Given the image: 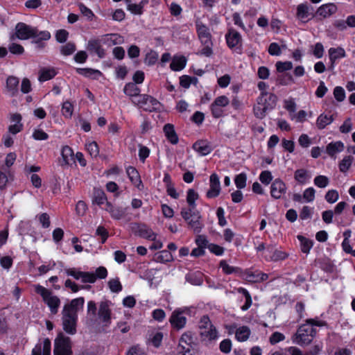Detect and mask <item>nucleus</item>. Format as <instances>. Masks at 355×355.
Returning a JSON list of instances; mask_svg holds the SVG:
<instances>
[{
  "mask_svg": "<svg viewBox=\"0 0 355 355\" xmlns=\"http://www.w3.org/2000/svg\"><path fill=\"white\" fill-rule=\"evenodd\" d=\"M325 323L316 319H309L306 323L301 325L297 333L293 337L295 344L304 345L309 344L315 334L314 327H323Z\"/></svg>",
  "mask_w": 355,
  "mask_h": 355,
  "instance_id": "nucleus-1",
  "label": "nucleus"
},
{
  "mask_svg": "<svg viewBox=\"0 0 355 355\" xmlns=\"http://www.w3.org/2000/svg\"><path fill=\"white\" fill-rule=\"evenodd\" d=\"M311 178L310 172L304 168L297 169L294 173V179L300 184H306L309 183Z\"/></svg>",
  "mask_w": 355,
  "mask_h": 355,
  "instance_id": "nucleus-30",
  "label": "nucleus"
},
{
  "mask_svg": "<svg viewBox=\"0 0 355 355\" xmlns=\"http://www.w3.org/2000/svg\"><path fill=\"white\" fill-rule=\"evenodd\" d=\"M193 148L202 156L209 154L213 150L210 144L206 140L196 141L193 145Z\"/></svg>",
  "mask_w": 355,
  "mask_h": 355,
  "instance_id": "nucleus-29",
  "label": "nucleus"
},
{
  "mask_svg": "<svg viewBox=\"0 0 355 355\" xmlns=\"http://www.w3.org/2000/svg\"><path fill=\"white\" fill-rule=\"evenodd\" d=\"M259 97H262L263 100L262 103L268 111L275 107L277 101V97L275 94L270 92H263L261 93Z\"/></svg>",
  "mask_w": 355,
  "mask_h": 355,
  "instance_id": "nucleus-31",
  "label": "nucleus"
},
{
  "mask_svg": "<svg viewBox=\"0 0 355 355\" xmlns=\"http://www.w3.org/2000/svg\"><path fill=\"white\" fill-rule=\"evenodd\" d=\"M315 190L313 187L306 189L302 195V198L306 202H311L315 200Z\"/></svg>",
  "mask_w": 355,
  "mask_h": 355,
  "instance_id": "nucleus-53",
  "label": "nucleus"
},
{
  "mask_svg": "<svg viewBox=\"0 0 355 355\" xmlns=\"http://www.w3.org/2000/svg\"><path fill=\"white\" fill-rule=\"evenodd\" d=\"M16 37L19 40H28L34 38L35 42L40 40H48L51 35L48 31H39L36 28L30 26L24 23H19L15 27Z\"/></svg>",
  "mask_w": 355,
  "mask_h": 355,
  "instance_id": "nucleus-3",
  "label": "nucleus"
},
{
  "mask_svg": "<svg viewBox=\"0 0 355 355\" xmlns=\"http://www.w3.org/2000/svg\"><path fill=\"white\" fill-rule=\"evenodd\" d=\"M333 121L332 115L321 114L317 119L316 125L319 129H324L327 125L331 124Z\"/></svg>",
  "mask_w": 355,
  "mask_h": 355,
  "instance_id": "nucleus-44",
  "label": "nucleus"
},
{
  "mask_svg": "<svg viewBox=\"0 0 355 355\" xmlns=\"http://www.w3.org/2000/svg\"><path fill=\"white\" fill-rule=\"evenodd\" d=\"M329 59L331 67L334 68L336 62L338 60L345 58L346 53L343 47H331L328 50Z\"/></svg>",
  "mask_w": 355,
  "mask_h": 355,
  "instance_id": "nucleus-22",
  "label": "nucleus"
},
{
  "mask_svg": "<svg viewBox=\"0 0 355 355\" xmlns=\"http://www.w3.org/2000/svg\"><path fill=\"white\" fill-rule=\"evenodd\" d=\"M220 182L218 175L213 173L209 178V188L206 196L208 198H214L219 196L220 193Z\"/></svg>",
  "mask_w": 355,
  "mask_h": 355,
  "instance_id": "nucleus-16",
  "label": "nucleus"
},
{
  "mask_svg": "<svg viewBox=\"0 0 355 355\" xmlns=\"http://www.w3.org/2000/svg\"><path fill=\"white\" fill-rule=\"evenodd\" d=\"M84 303L85 300L83 297H80L73 299L69 304L64 305L62 311L73 315H77L78 311L83 309Z\"/></svg>",
  "mask_w": 355,
  "mask_h": 355,
  "instance_id": "nucleus-24",
  "label": "nucleus"
},
{
  "mask_svg": "<svg viewBox=\"0 0 355 355\" xmlns=\"http://www.w3.org/2000/svg\"><path fill=\"white\" fill-rule=\"evenodd\" d=\"M315 17L313 8L307 3H302L297 6L295 17L301 24H306Z\"/></svg>",
  "mask_w": 355,
  "mask_h": 355,
  "instance_id": "nucleus-8",
  "label": "nucleus"
},
{
  "mask_svg": "<svg viewBox=\"0 0 355 355\" xmlns=\"http://www.w3.org/2000/svg\"><path fill=\"white\" fill-rule=\"evenodd\" d=\"M78 8L82 15L87 17V19L92 20L94 17V14L92 10L85 6L83 3H78Z\"/></svg>",
  "mask_w": 355,
  "mask_h": 355,
  "instance_id": "nucleus-61",
  "label": "nucleus"
},
{
  "mask_svg": "<svg viewBox=\"0 0 355 355\" xmlns=\"http://www.w3.org/2000/svg\"><path fill=\"white\" fill-rule=\"evenodd\" d=\"M132 102L144 110L149 112L158 109L159 106L158 101L153 97L146 94H142L137 96V98H133Z\"/></svg>",
  "mask_w": 355,
  "mask_h": 355,
  "instance_id": "nucleus-9",
  "label": "nucleus"
},
{
  "mask_svg": "<svg viewBox=\"0 0 355 355\" xmlns=\"http://www.w3.org/2000/svg\"><path fill=\"white\" fill-rule=\"evenodd\" d=\"M54 355H71V346L70 338L60 333L54 341Z\"/></svg>",
  "mask_w": 355,
  "mask_h": 355,
  "instance_id": "nucleus-7",
  "label": "nucleus"
},
{
  "mask_svg": "<svg viewBox=\"0 0 355 355\" xmlns=\"http://www.w3.org/2000/svg\"><path fill=\"white\" fill-rule=\"evenodd\" d=\"M73 108L74 105L73 104L69 101H64L62 105L61 112L64 118L70 119L71 118L73 113Z\"/></svg>",
  "mask_w": 355,
  "mask_h": 355,
  "instance_id": "nucleus-46",
  "label": "nucleus"
},
{
  "mask_svg": "<svg viewBox=\"0 0 355 355\" xmlns=\"http://www.w3.org/2000/svg\"><path fill=\"white\" fill-rule=\"evenodd\" d=\"M225 40L228 47L232 50H241L242 46V37L241 34L234 28H230L225 35Z\"/></svg>",
  "mask_w": 355,
  "mask_h": 355,
  "instance_id": "nucleus-12",
  "label": "nucleus"
},
{
  "mask_svg": "<svg viewBox=\"0 0 355 355\" xmlns=\"http://www.w3.org/2000/svg\"><path fill=\"white\" fill-rule=\"evenodd\" d=\"M297 238L300 241L301 251L304 254H309L313 245V241L302 235H297Z\"/></svg>",
  "mask_w": 355,
  "mask_h": 355,
  "instance_id": "nucleus-39",
  "label": "nucleus"
},
{
  "mask_svg": "<svg viewBox=\"0 0 355 355\" xmlns=\"http://www.w3.org/2000/svg\"><path fill=\"white\" fill-rule=\"evenodd\" d=\"M93 202L98 205H103L104 204L106 205V203L108 202L107 201L106 196L102 189H94Z\"/></svg>",
  "mask_w": 355,
  "mask_h": 355,
  "instance_id": "nucleus-45",
  "label": "nucleus"
},
{
  "mask_svg": "<svg viewBox=\"0 0 355 355\" xmlns=\"http://www.w3.org/2000/svg\"><path fill=\"white\" fill-rule=\"evenodd\" d=\"M187 280L193 285L199 286L202 283V278L200 273L189 274L187 275Z\"/></svg>",
  "mask_w": 355,
  "mask_h": 355,
  "instance_id": "nucleus-60",
  "label": "nucleus"
},
{
  "mask_svg": "<svg viewBox=\"0 0 355 355\" xmlns=\"http://www.w3.org/2000/svg\"><path fill=\"white\" fill-rule=\"evenodd\" d=\"M263 101L262 97L258 96L257 102L253 107L254 114L259 119H263L266 116V112L268 111L262 103Z\"/></svg>",
  "mask_w": 355,
  "mask_h": 355,
  "instance_id": "nucleus-38",
  "label": "nucleus"
},
{
  "mask_svg": "<svg viewBox=\"0 0 355 355\" xmlns=\"http://www.w3.org/2000/svg\"><path fill=\"white\" fill-rule=\"evenodd\" d=\"M108 287L112 293H118L122 291L123 286L118 277L110 279L107 282Z\"/></svg>",
  "mask_w": 355,
  "mask_h": 355,
  "instance_id": "nucleus-50",
  "label": "nucleus"
},
{
  "mask_svg": "<svg viewBox=\"0 0 355 355\" xmlns=\"http://www.w3.org/2000/svg\"><path fill=\"white\" fill-rule=\"evenodd\" d=\"M195 25L198 38L203 46L198 53L201 55L210 57L213 54V42L209 28L199 19L196 20Z\"/></svg>",
  "mask_w": 355,
  "mask_h": 355,
  "instance_id": "nucleus-2",
  "label": "nucleus"
},
{
  "mask_svg": "<svg viewBox=\"0 0 355 355\" xmlns=\"http://www.w3.org/2000/svg\"><path fill=\"white\" fill-rule=\"evenodd\" d=\"M199 333L201 339L205 342L215 340L218 338L216 327L207 316H203L199 322Z\"/></svg>",
  "mask_w": 355,
  "mask_h": 355,
  "instance_id": "nucleus-5",
  "label": "nucleus"
},
{
  "mask_svg": "<svg viewBox=\"0 0 355 355\" xmlns=\"http://www.w3.org/2000/svg\"><path fill=\"white\" fill-rule=\"evenodd\" d=\"M338 8L336 4L333 3H328L322 4L318 9L315 14L319 16L321 19L328 18L337 12Z\"/></svg>",
  "mask_w": 355,
  "mask_h": 355,
  "instance_id": "nucleus-20",
  "label": "nucleus"
},
{
  "mask_svg": "<svg viewBox=\"0 0 355 355\" xmlns=\"http://www.w3.org/2000/svg\"><path fill=\"white\" fill-rule=\"evenodd\" d=\"M163 132L167 140L173 145L179 141L178 136L175 130L174 125L171 123H166L163 128Z\"/></svg>",
  "mask_w": 355,
  "mask_h": 355,
  "instance_id": "nucleus-26",
  "label": "nucleus"
},
{
  "mask_svg": "<svg viewBox=\"0 0 355 355\" xmlns=\"http://www.w3.org/2000/svg\"><path fill=\"white\" fill-rule=\"evenodd\" d=\"M32 137L35 140L38 141L46 140L49 138L48 134L42 129H35Z\"/></svg>",
  "mask_w": 355,
  "mask_h": 355,
  "instance_id": "nucleus-64",
  "label": "nucleus"
},
{
  "mask_svg": "<svg viewBox=\"0 0 355 355\" xmlns=\"http://www.w3.org/2000/svg\"><path fill=\"white\" fill-rule=\"evenodd\" d=\"M186 309H177L173 311L169 322L173 328L180 330L184 327L187 323L185 316Z\"/></svg>",
  "mask_w": 355,
  "mask_h": 355,
  "instance_id": "nucleus-11",
  "label": "nucleus"
},
{
  "mask_svg": "<svg viewBox=\"0 0 355 355\" xmlns=\"http://www.w3.org/2000/svg\"><path fill=\"white\" fill-rule=\"evenodd\" d=\"M56 75V71L54 68H42L39 73V80L40 82H45L51 80Z\"/></svg>",
  "mask_w": 355,
  "mask_h": 355,
  "instance_id": "nucleus-42",
  "label": "nucleus"
},
{
  "mask_svg": "<svg viewBox=\"0 0 355 355\" xmlns=\"http://www.w3.org/2000/svg\"><path fill=\"white\" fill-rule=\"evenodd\" d=\"M51 345L49 339H44L43 343L37 345L32 351V355H51Z\"/></svg>",
  "mask_w": 355,
  "mask_h": 355,
  "instance_id": "nucleus-25",
  "label": "nucleus"
},
{
  "mask_svg": "<svg viewBox=\"0 0 355 355\" xmlns=\"http://www.w3.org/2000/svg\"><path fill=\"white\" fill-rule=\"evenodd\" d=\"M19 78L10 76L6 78L5 94L9 96H16L19 93Z\"/></svg>",
  "mask_w": 355,
  "mask_h": 355,
  "instance_id": "nucleus-19",
  "label": "nucleus"
},
{
  "mask_svg": "<svg viewBox=\"0 0 355 355\" xmlns=\"http://www.w3.org/2000/svg\"><path fill=\"white\" fill-rule=\"evenodd\" d=\"M163 334L162 332H154L150 338L151 343L156 347H159L162 343Z\"/></svg>",
  "mask_w": 355,
  "mask_h": 355,
  "instance_id": "nucleus-63",
  "label": "nucleus"
},
{
  "mask_svg": "<svg viewBox=\"0 0 355 355\" xmlns=\"http://www.w3.org/2000/svg\"><path fill=\"white\" fill-rule=\"evenodd\" d=\"M85 148L92 157H97L99 155L98 146L95 141H87Z\"/></svg>",
  "mask_w": 355,
  "mask_h": 355,
  "instance_id": "nucleus-47",
  "label": "nucleus"
},
{
  "mask_svg": "<svg viewBox=\"0 0 355 355\" xmlns=\"http://www.w3.org/2000/svg\"><path fill=\"white\" fill-rule=\"evenodd\" d=\"M339 198L338 193L336 190L331 189L327 191L325 195V200L331 204L336 202Z\"/></svg>",
  "mask_w": 355,
  "mask_h": 355,
  "instance_id": "nucleus-62",
  "label": "nucleus"
},
{
  "mask_svg": "<svg viewBox=\"0 0 355 355\" xmlns=\"http://www.w3.org/2000/svg\"><path fill=\"white\" fill-rule=\"evenodd\" d=\"M287 187L284 182L279 179H275L270 186L271 196L275 199H279L286 192Z\"/></svg>",
  "mask_w": 355,
  "mask_h": 355,
  "instance_id": "nucleus-17",
  "label": "nucleus"
},
{
  "mask_svg": "<svg viewBox=\"0 0 355 355\" xmlns=\"http://www.w3.org/2000/svg\"><path fill=\"white\" fill-rule=\"evenodd\" d=\"M345 149L344 144L340 141H331L326 146V153L331 158L336 159L338 153Z\"/></svg>",
  "mask_w": 355,
  "mask_h": 355,
  "instance_id": "nucleus-23",
  "label": "nucleus"
},
{
  "mask_svg": "<svg viewBox=\"0 0 355 355\" xmlns=\"http://www.w3.org/2000/svg\"><path fill=\"white\" fill-rule=\"evenodd\" d=\"M105 209L110 214L112 218L115 219H120L125 214V211L123 209L120 207H115L110 202L106 203Z\"/></svg>",
  "mask_w": 355,
  "mask_h": 355,
  "instance_id": "nucleus-41",
  "label": "nucleus"
},
{
  "mask_svg": "<svg viewBox=\"0 0 355 355\" xmlns=\"http://www.w3.org/2000/svg\"><path fill=\"white\" fill-rule=\"evenodd\" d=\"M308 114L304 110H300L297 113L291 114L290 118L291 120L295 121L297 123H302L306 120Z\"/></svg>",
  "mask_w": 355,
  "mask_h": 355,
  "instance_id": "nucleus-59",
  "label": "nucleus"
},
{
  "mask_svg": "<svg viewBox=\"0 0 355 355\" xmlns=\"http://www.w3.org/2000/svg\"><path fill=\"white\" fill-rule=\"evenodd\" d=\"M21 116L18 113H15L11 115V123L12 124L8 127V131L12 135H16L17 133L21 131L23 128V124L21 123Z\"/></svg>",
  "mask_w": 355,
  "mask_h": 355,
  "instance_id": "nucleus-27",
  "label": "nucleus"
},
{
  "mask_svg": "<svg viewBox=\"0 0 355 355\" xmlns=\"http://www.w3.org/2000/svg\"><path fill=\"white\" fill-rule=\"evenodd\" d=\"M288 257V254L282 250H279L273 245H268L265 252L264 258L267 261H277L284 260Z\"/></svg>",
  "mask_w": 355,
  "mask_h": 355,
  "instance_id": "nucleus-18",
  "label": "nucleus"
},
{
  "mask_svg": "<svg viewBox=\"0 0 355 355\" xmlns=\"http://www.w3.org/2000/svg\"><path fill=\"white\" fill-rule=\"evenodd\" d=\"M96 305L94 301L87 302V316L92 321H95L96 318Z\"/></svg>",
  "mask_w": 355,
  "mask_h": 355,
  "instance_id": "nucleus-55",
  "label": "nucleus"
},
{
  "mask_svg": "<svg viewBox=\"0 0 355 355\" xmlns=\"http://www.w3.org/2000/svg\"><path fill=\"white\" fill-rule=\"evenodd\" d=\"M62 327L63 329L69 334H74L76 332V322L78 315H73L62 311Z\"/></svg>",
  "mask_w": 355,
  "mask_h": 355,
  "instance_id": "nucleus-13",
  "label": "nucleus"
},
{
  "mask_svg": "<svg viewBox=\"0 0 355 355\" xmlns=\"http://www.w3.org/2000/svg\"><path fill=\"white\" fill-rule=\"evenodd\" d=\"M285 48H286L285 45H282L281 46L277 43L272 42V43H271L269 45L268 53L271 55H276V56H277V55H279L281 54L282 49H285Z\"/></svg>",
  "mask_w": 355,
  "mask_h": 355,
  "instance_id": "nucleus-58",
  "label": "nucleus"
},
{
  "mask_svg": "<svg viewBox=\"0 0 355 355\" xmlns=\"http://www.w3.org/2000/svg\"><path fill=\"white\" fill-rule=\"evenodd\" d=\"M232 332H234L235 338L239 342L246 341L251 334L250 329L247 326L232 327Z\"/></svg>",
  "mask_w": 355,
  "mask_h": 355,
  "instance_id": "nucleus-28",
  "label": "nucleus"
},
{
  "mask_svg": "<svg viewBox=\"0 0 355 355\" xmlns=\"http://www.w3.org/2000/svg\"><path fill=\"white\" fill-rule=\"evenodd\" d=\"M219 265L223 272L226 275L237 273L240 271L239 268L230 266L225 260H221Z\"/></svg>",
  "mask_w": 355,
  "mask_h": 355,
  "instance_id": "nucleus-48",
  "label": "nucleus"
},
{
  "mask_svg": "<svg viewBox=\"0 0 355 355\" xmlns=\"http://www.w3.org/2000/svg\"><path fill=\"white\" fill-rule=\"evenodd\" d=\"M247 175L244 173H241L236 175L234 183L239 189H244L246 186Z\"/></svg>",
  "mask_w": 355,
  "mask_h": 355,
  "instance_id": "nucleus-51",
  "label": "nucleus"
},
{
  "mask_svg": "<svg viewBox=\"0 0 355 355\" xmlns=\"http://www.w3.org/2000/svg\"><path fill=\"white\" fill-rule=\"evenodd\" d=\"M126 173L131 182L141 190L143 187L139 174L135 168L129 166L126 169Z\"/></svg>",
  "mask_w": 355,
  "mask_h": 355,
  "instance_id": "nucleus-35",
  "label": "nucleus"
},
{
  "mask_svg": "<svg viewBox=\"0 0 355 355\" xmlns=\"http://www.w3.org/2000/svg\"><path fill=\"white\" fill-rule=\"evenodd\" d=\"M187 59L182 55H175L173 57L170 67L171 70L179 71L182 70L187 64Z\"/></svg>",
  "mask_w": 355,
  "mask_h": 355,
  "instance_id": "nucleus-32",
  "label": "nucleus"
},
{
  "mask_svg": "<svg viewBox=\"0 0 355 355\" xmlns=\"http://www.w3.org/2000/svg\"><path fill=\"white\" fill-rule=\"evenodd\" d=\"M34 288L35 292L42 297L44 302L49 306L51 313L53 314L57 313L60 305L59 297L40 284L35 285Z\"/></svg>",
  "mask_w": 355,
  "mask_h": 355,
  "instance_id": "nucleus-4",
  "label": "nucleus"
},
{
  "mask_svg": "<svg viewBox=\"0 0 355 355\" xmlns=\"http://www.w3.org/2000/svg\"><path fill=\"white\" fill-rule=\"evenodd\" d=\"M98 319L104 326H107L111 322V309L110 302H101L98 311Z\"/></svg>",
  "mask_w": 355,
  "mask_h": 355,
  "instance_id": "nucleus-15",
  "label": "nucleus"
},
{
  "mask_svg": "<svg viewBox=\"0 0 355 355\" xmlns=\"http://www.w3.org/2000/svg\"><path fill=\"white\" fill-rule=\"evenodd\" d=\"M314 184L319 188H325L328 186L329 180L325 175H318L314 178Z\"/></svg>",
  "mask_w": 355,
  "mask_h": 355,
  "instance_id": "nucleus-56",
  "label": "nucleus"
},
{
  "mask_svg": "<svg viewBox=\"0 0 355 355\" xmlns=\"http://www.w3.org/2000/svg\"><path fill=\"white\" fill-rule=\"evenodd\" d=\"M236 291L242 294L245 298V302L242 306L241 309L243 311L248 310L252 305V298L249 292L245 288L241 287L236 288Z\"/></svg>",
  "mask_w": 355,
  "mask_h": 355,
  "instance_id": "nucleus-49",
  "label": "nucleus"
},
{
  "mask_svg": "<svg viewBox=\"0 0 355 355\" xmlns=\"http://www.w3.org/2000/svg\"><path fill=\"white\" fill-rule=\"evenodd\" d=\"M353 157L351 156L345 157L339 164V169L341 172H346L350 168Z\"/></svg>",
  "mask_w": 355,
  "mask_h": 355,
  "instance_id": "nucleus-54",
  "label": "nucleus"
},
{
  "mask_svg": "<svg viewBox=\"0 0 355 355\" xmlns=\"http://www.w3.org/2000/svg\"><path fill=\"white\" fill-rule=\"evenodd\" d=\"M193 338L189 333H184L182 335L179 345L178 347V354L180 355H192L191 353Z\"/></svg>",
  "mask_w": 355,
  "mask_h": 355,
  "instance_id": "nucleus-14",
  "label": "nucleus"
},
{
  "mask_svg": "<svg viewBox=\"0 0 355 355\" xmlns=\"http://www.w3.org/2000/svg\"><path fill=\"white\" fill-rule=\"evenodd\" d=\"M62 155V166L69 165L73 162L74 159V154L73 151L71 147L69 146H64L62 147L61 150Z\"/></svg>",
  "mask_w": 355,
  "mask_h": 355,
  "instance_id": "nucleus-33",
  "label": "nucleus"
},
{
  "mask_svg": "<svg viewBox=\"0 0 355 355\" xmlns=\"http://www.w3.org/2000/svg\"><path fill=\"white\" fill-rule=\"evenodd\" d=\"M182 217L187 222L188 225L196 233H199L203 225L200 221V215L197 211H191L190 209H182Z\"/></svg>",
  "mask_w": 355,
  "mask_h": 355,
  "instance_id": "nucleus-6",
  "label": "nucleus"
},
{
  "mask_svg": "<svg viewBox=\"0 0 355 355\" xmlns=\"http://www.w3.org/2000/svg\"><path fill=\"white\" fill-rule=\"evenodd\" d=\"M137 234L143 238L150 241H155L156 234L155 232L146 225H138L136 230Z\"/></svg>",
  "mask_w": 355,
  "mask_h": 355,
  "instance_id": "nucleus-34",
  "label": "nucleus"
},
{
  "mask_svg": "<svg viewBox=\"0 0 355 355\" xmlns=\"http://www.w3.org/2000/svg\"><path fill=\"white\" fill-rule=\"evenodd\" d=\"M101 42L103 44L110 47L123 44L124 42V37L118 33L106 34L101 37Z\"/></svg>",
  "mask_w": 355,
  "mask_h": 355,
  "instance_id": "nucleus-21",
  "label": "nucleus"
},
{
  "mask_svg": "<svg viewBox=\"0 0 355 355\" xmlns=\"http://www.w3.org/2000/svg\"><path fill=\"white\" fill-rule=\"evenodd\" d=\"M230 103V100L226 96L217 97L211 103L210 108L212 116L214 118H219L224 114V108Z\"/></svg>",
  "mask_w": 355,
  "mask_h": 355,
  "instance_id": "nucleus-10",
  "label": "nucleus"
},
{
  "mask_svg": "<svg viewBox=\"0 0 355 355\" xmlns=\"http://www.w3.org/2000/svg\"><path fill=\"white\" fill-rule=\"evenodd\" d=\"M124 93L132 98V100L133 98H137V96H139L141 94L139 88L132 83H127L123 89Z\"/></svg>",
  "mask_w": 355,
  "mask_h": 355,
  "instance_id": "nucleus-40",
  "label": "nucleus"
},
{
  "mask_svg": "<svg viewBox=\"0 0 355 355\" xmlns=\"http://www.w3.org/2000/svg\"><path fill=\"white\" fill-rule=\"evenodd\" d=\"M198 193L192 189L187 191V202L188 207L182 208V209H190L191 211H196V201L198 199Z\"/></svg>",
  "mask_w": 355,
  "mask_h": 355,
  "instance_id": "nucleus-37",
  "label": "nucleus"
},
{
  "mask_svg": "<svg viewBox=\"0 0 355 355\" xmlns=\"http://www.w3.org/2000/svg\"><path fill=\"white\" fill-rule=\"evenodd\" d=\"M156 259L162 263L169 262L172 261L173 256L169 251L162 250L156 255Z\"/></svg>",
  "mask_w": 355,
  "mask_h": 355,
  "instance_id": "nucleus-52",
  "label": "nucleus"
},
{
  "mask_svg": "<svg viewBox=\"0 0 355 355\" xmlns=\"http://www.w3.org/2000/svg\"><path fill=\"white\" fill-rule=\"evenodd\" d=\"M148 3V0H141L139 3H129L128 10L134 15H141L144 7Z\"/></svg>",
  "mask_w": 355,
  "mask_h": 355,
  "instance_id": "nucleus-43",
  "label": "nucleus"
},
{
  "mask_svg": "<svg viewBox=\"0 0 355 355\" xmlns=\"http://www.w3.org/2000/svg\"><path fill=\"white\" fill-rule=\"evenodd\" d=\"M101 38L98 40H91L88 42L87 49L96 53L100 58H103L105 55V51L102 48Z\"/></svg>",
  "mask_w": 355,
  "mask_h": 355,
  "instance_id": "nucleus-36",
  "label": "nucleus"
},
{
  "mask_svg": "<svg viewBox=\"0 0 355 355\" xmlns=\"http://www.w3.org/2000/svg\"><path fill=\"white\" fill-rule=\"evenodd\" d=\"M313 55L316 58H321L324 52V49L322 43L317 42L315 45L311 46Z\"/></svg>",
  "mask_w": 355,
  "mask_h": 355,
  "instance_id": "nucleus-57",
  "label": "nucleus"
}]
</instances>
